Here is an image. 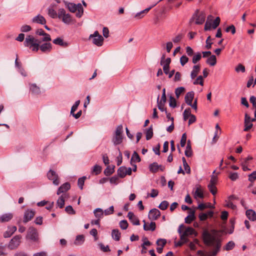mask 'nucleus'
I'll use <instances>...</instances> for the list:
<instances>
[{
	"instance_id": "1",
	"label": "nucleus",
	"mask_w": 256,
	"mask_h": 256,
	"mask_svg": "<svg viewBox=\"0 0 256 256\" xmlns=\"http://www.w3.org/2000/svg\"><path fill=\"white\" fill-rule=\"evenodd\" d=\"M202 239L204 242L207 246H212L215 248L213 252L214 255H216L220 250V244L216 236L210 234L208 230H205L202 232Z\"/></svg>"
},
{
	"instance_id": "2",
	"label": "nucleus",
	"mask_w": 256,
	"mask_h": 256,
	"mask_svg": "<svg viewBox=\"0 0 256 256\" xmlns=\"http://www.w3.org/2000/svg\"><path fill=\"white\" fill-rule=\"evenodd\" d=\"M182 228H184V225L183 224H182L179 226L178 232L180 234V239L181 240H184V242H189V240L188 238V236L192 235H196L195 230L192 228L188 227L185 229L184 232H182Z\"/></svg>"
},
{
	"instance_id": "3",
	"label": "nucleus",
	"mask_w": 256,
	"mask_h": 256,
	"mask_svg": "<svg viewBox=\"0 0 256 256\" xmlns=\"http://www.w3.org/2000/svg\"><path fill=\"white\" fill-rule=\"evenodd\" d=\"M40 42V41L35 38L33 36L28 35L25 39L24 45L25 46L29 48L33 52H37L39 50Z\"/></svg>"
},
{
	"instance_id": "4",
	"label": "nucleus",
	"mask_w": 256,
	"mask_h": 256,
	"mask_svg": "<svg viewBox=\"0 0 256 256\" xmlns=\"http://www.w3.org/2000/svg\"><path fill=\"white\" fill-rule=\"evenodd\" d=\"M65 6L68 10L72 12H74L76 10L78 11L76 13V16L78 18H81L84 13V8L82 5L79 3L78 4H76L74 3L69 2L66 1L64 2Z\"/></svg>"
},
{
	"instance_id": "5",
	"label": "nucleus",
	"mask_w": 256,
	"mask_h": 256,
	"mask_svg": "<svg viewBox=\"0 0 256 256\" xmlns=\"http://www.w3.org/2000/svg\"><path fill=\"white\" fill-rule=\"evenodd\" d=\"M123 128L122 124L118 126L114 134L112 142L114 145L120 144L122 142Z\"/></svg>"
},
{
	"instance_id": "6",
	"label": "nucleus",
	"mask_w": 256,
	"mask_h": 256,
	"mask_svg": "<svg viewBox=\"0 0 256 256\" xmlns=\"http://www.w3.org/2000/svg\"><path fill=\"white\" fill-rule=\"evenodd\" d=\"M58 18L66 24H70L72 20L70 14H66L64 8H60L58 10Z\"/></svg>"
},
{
	"instance_id": "7",
	"label": "nucleus",
	"mask_w": 256,
	"mask_h": 256,
	"mask_svg": "<svg viewBox=\"0 0 256 256\" xmlns=\"http://www.w3.org/2000/svg\"><path fill=\"white\" fill-rule=\"evenodd\" d=\"M90 38H92V42L98 46H100L103 44L104 38L99 34L98 31H95L94 33L90 34Z\"/></svg>"
},
{
	"instance_id": "8",
	"label": "nucleus",
	"mask_w": 256,
	"mask_h": 256,
	"mask_svg": "<svg viewBox=\"0 0 256 256\" xmlns=\"http://www.w3.org/2000/svg\"><path fill=\"white\" fill-rule=\"evenodd\" d=\"M22 236L17 235L14 236L10 242L8 244V248L10 250H14L17 248L20 243Z\"/></svg>"
},
{
	"instance_id": "9",
	"label": "nucleus",
	"mask_w": 256,
	"mask_h": 256,
	"mask_svg": "<svg viewBox=\"0 0 256 256\" xmlns=\"http://www.w3.org/2000/svg\"><path fill=\"white\" fill-rule=\"evenodd\" d=\"M47 176L50 180H52L54 184L58 186L60 184L58 175L54 170H50L47 174Z\"/></svg>"
},
{
	"instance_id": "10",
	"label": "nucleus",
	"mask_w": 256,
	"mask_h": 256,
	"mask_svg": "<svg viewBox=\"0 0 256 256\" xmlns=\"http://www.w3.org/2000/svg\"><path fill=\"white\" fill-rule=\"evenodd\" d=\"M26 238L34 241L37 240L38 239L37 230L34 227L29 228Z\"/></svg>"
},
{
	"instance_id": "11",
	"label": "nucleus",
	"mask_w": 256,
	"mask_h": 256,
	"mask_svg": "<svg viewBox=\"0 0 256 256\" xmlns=\"http://www.w3.org/2000/svg\"><path fill=\"white\" fill-rule=\"evenodd\" d=\"M35 214V212L32 210H28L25 211L24 215L23 222L24 224L27 223L30 220Z\"/></svg>"
},
{
	"instance_id": "12",
	"label": "nucleus",
	"mask_w": 256,
	"mask_h": 256,
	"mask_svg": "<svg viewBox=\"0 0 256 256\" xmlns=\"http://www.w3.org/2000/svg\"><path fill=\"white\" fill-rule=\"evenodd\" d=\"M160 216V211L156 208L152 209L148 214V218L150 220H156Z\"/></svg>"
},
{
	"instance_id": "13",
	"label": "nucleus",
	"mask_w": 256,
	"mask_h": 256,
	"mask_svg": "<svg viewBox=\"0 0 256 256\" xmlns=\"http://www.w3.org/2000/svg\"><path fill=\"white\" fill-rule=\"evenodd\" d=\"M195 12H197V16H196V24H202L205 20V14L203 12H199L198 10H197Z\"/></svg>"
},
{
	"instance_id": "14",
	"label": "nucleus",
	"mask_w": 256,
	"mask_h": 256,
	"mask_svg": "<svg viewBox=\"0 0 256 256\" xmlns=\"http://www.w3.org/2000/svg\"><path fill=\"white\" fill-rule=\"evenodd\" d=\"M158 4V2H156L154 4L151 5L150 7L144 9L141 12H138L134 16V18L138 19L142 18L144 16L147 14L150 10H151L152 8H154L155 6Z\"/></svg>"
},
{
	"instance_id": "15",
	"label": "nucleus",
	"mask_w": 256,
	"mask_h": 256,
	"mask_svg": "<svg viewBox=\"0 0 256 256\" xmlns=\"http://www.w3.org/2000/svg\"><path fill=\"white\" fill-rule=\"evenodd\" d=\"M128 217L130 220L134 225L138 226L140 224V220L134 214L133 212H130L128 214Z\"/></svg>"
},
{
	"instance_id": "16",
	"label": "nucleus",
	"mask_w": 256,
	"mask_h": 256,
	"mask_svg": "<svg viewBox=\"0 0 256 256\" xmlns=\"http://www.w3.org/2000/svg\"><path fill=\"white\" fill-rule=\"evenodd\" d=\"M32 22L40 24H46V20L45 18L40 14H38L34 17L32 19Z\"/></svg>"
},
{
	"instance_id": "17",
	"label": "nucleus",
	"mask_w": 256,
	"mask_h": 256,
	"mask_svg": "<svg viewBox=\"0 0 256 256\" xmlns=\"http://www.w3.org/2000/svg\"><path fill=\"white\" fill-rule=\"evenodd\" d=\"M39 49L44 52H48L52 49V44L50 42H46L40 45Z\"/></svg>"
},
{
	"instance_id": "18",
	"label": "nucleus",
	"mask_w": 256,
	"mask_h": 256,
	"mask_svg": "<svg viewBox=\"0 0 256 256\" xmlns=\"http://www.w3.org/2000/svg\"><path fill=\"white\" fill-rule=\"evenodd\" d=\"M195 191L194 192V196L195 198H204V194L201 188V186L200 185H198L195 188Z\"/></svg>"
},
{
	"instance_id": "19",
	"label": "nucleus",
	"mask_w": 256,
	"mask_h": 256,
	"mask_svg": "<svg viewBox=\"0 0 256 256\" xmlns=\"http://www.w3.org/2000/svg\"><path fill=\"white\" fill-rule=\"evenodd\" d=\"M194 93L193 91L188 92L186 94L184 97V100L185 102L188 105L190 106L192 104V102L194 98Z\"/></svg>"
},
{
	"instance_id": "20",
	"label": "nucleus",
	"mask_w": 256,
	"mask_h": 256,
	"mask_svg": "<svg viewBox=\"0 0 256 256\" xmlns=\"http://www.w3.org/2000/svg\"><path fill=\"white\" fill-rule=\"evenodd\" d=\"M70 188V185L68 182H66L62 184L57 191V194L59 195L61 193H63L68 191Z\"/></svg>"
},
{
	"instance_id": "21",
	"label": "nucleus",
	"mask_w": 256,
	"mask_h": 256,
	"mask_svg": "<svg viewBox=\"0 0 256 256\" xmlns=\"http://www.w3.org/2000/svg\"><path fill=\"white\" fill-rule=\"evenodd\" d=\"M16 229L17 228L16 226L8 227V230L4 234V238H8L10 237L11 236L16 230Z\"/></svg>"
},
{
	"instance_id": "22",
	"label": "nucleus",
	"mask_w": 256,
	"mask_h": 256,
	"mask_svg": "<svg viewBox=\"0 0 256 256\" xmlns=\"http://www.w3.org/2000/svg\"><path fill=\"white\" fill-rule=\"evenodd\" d=\"M246 214L250 220L253 222L256 220V213L254 210L252 209L247 210L246 212Z\"/></svg>"
},
{
	"instance_id": "23",
	"label": "nucleus",
	"mask_w": 256,
	"mask_h": 256,
	"mask_svg": "<svg viewBox=\"0 0 256 256\" xmlns=\"http://www.w3.org/2000/svg\"><path fill=\"white\" fill-rule=\"evenodd\" d=\"M195 211L194 210H190L189 211V214L185 218L184 221L186 224H190L194 220Z\"/></svg>"
},
{
	"instance_id": "24",
	"label": "nucleus",
	"mask_w": 256,
	"mask_h": 256,
	"mask_svg": "<svg viewBox=\"0 0 256 256\" xmlns=\"http://www.w3.org/2000/svg\"><path fill=\"white\" fill-rule=\"evenodd\" d=\"M30 90L32 94L34 95L39 94L40 93V88L35 84H30Z\"/></svg>"
},
{
	"instance_id": "25",
	"label": "nucleus",
	"mask_w": 256,
	"mask_h": 256,
	"mask_svg": "<svg viewBox=\"0 0 256 256\" xmlns=\"http://www.w3.org/2000/svg\"><path fill=\"white\" fill-rule=\"evenodd\" d=\"M184 154L187 157H190L192 154V150L191 143L190 140H188L187 142L186 150L184 152Z\"/></svg>"
},
{
	"instance_id": "26",
	"label": "nucleus",
	"mask_w": 256,
	"mask_h": 256,
	"mask_svg": "<svg viewBox=\"0 0 256 256\" xmlns=\"http://www.w3.org/2000/svg\"><path fill=\"white\" fill-rule=\"evenodd\" d=\"M53 43L55 44L66 47L68 46V42H64L60 38H57L53 40Z\"/></svg>"
},
{
	"instance_id": "27",
	"label": "nucleus",
	"mask_w": 256,
	"mask_h": 256,
	"mask_svg": "<svg viewBox=\"0 0 256 256\" xmlns=\"http://www.w3.org/2000/svg\"><path fill=\"white\" fill-rule=\"evenodd\" d=\"M143 222H144V230L148 231L150 230L152 231H154L155 230L156 223L154 222H152L150 223L149 226H146V222L144 220H143Z\"/></svg>"
},
{
	"instance_id": "28",
	"label": "nucleus",
	"mask_w": 256,
	"mask_h": 256,
	"mask_svg": "<svg viewBox=\"0 0 256 256\" xmlns=\"http://www.w3.org/2000/svg\"><path fill=\"white\" fill-rule=\"evenodd\" d=\"M84 242V235H78L76 236L74 242V244L76 246L82 245Z\"/></svg>"
},
{
	"instance_id": "29",
	"label": "nucleus",
	"mask_w": 256,
	"mask_h": 256,
	"mask_svg": "<svg viewBox=\"0 0 256 256\" xmlns=\"http://www.w3.org/2000/svg\"><path fill=\"white\" fill-rule=\"evenodd\" d=\"M94 213L96 218L100 220L102 218H103L104 211L100 208H96L94 211Z\"/></svg>"
},
{
	"instance_id": "30",
	"label": "nucleus",
	"mask_w": 256,
	"mask_h": 256,
	"mask_svg": "<svg viewBox=\"0 0 256 256\" xmlns=\"http://www.w3.org/2000/svg\"><path fill=\"white\" fill-rule=\"evenodd\" d=\"M12 218V214H2L0 218V222H2L10 221Z\"/></svg>"
},
{
	"instance_id": "31",
	"label": "nucleus",
	"mask_w": 256,
	"mask_h": 256,
	"mask_svg": "<svg viewBox=\"0 0 256 256\" xmlns=\"http://www.w3.org/2000/svg\"><path fill=\"white\" fill-rule=\"evenodd\" d=\"M118 174L120 178H124L126 176V167L122 166L118 170Z\"/></svg>"
},
{
	"instance_id": "32",
	"label": "nucleus",
	"mask_w": 256,
	"mask_h": 256,
	"mask_svg": "<svg viewBox=\"0 0 256 256\" xmlns=\"http://www.w3.org/2000/svg\"><path fill=\"white\" fill-rule=\"evenodd\" d=\"M206 62L210 66H215L216 64V56L214 55L210 56V57L207 59Z\"/></svg>"
},
{
	"instance_id": "33",
	"label": "nucleus",
	"mask_w": 256,
	"mask_h": 256,
	"mask_svg": "<svg viewBox=\"0 0 256 256\" xmlns=\"http://www.w3.org/2000/svg\"><path fill=\"white\" fill-rule=\"evenodd\" d=\"M171 62V59L170 58H168L165 59V55L163 54L161 58L160 64L165 66H170V64Z\"/></svg>"
},
{
	"instance_id": "34",
	"label": "nucleus",
	"mask_w": 256,
	"mask_h": 256,
	"mask_svg": "<svg viewBox=\"0 0 256 256\" xmlns=\"http://www.w3.org/2000/svg\"><path fill=\"white\" fill-rule=\"evenodd\" d=\"M112 236L114 240L118 241L120 237V233L119 232L118 230H113L112 232Z\"/></svg>"
},
{
	"instance_id": "35",
	"label": "nucleus",
	"mask_w": 256,
	"mask_h": 256,
	"mask_svg": "<svg viewBox=\"0 0 256 256\" xmlns=\"http://www.w3.org/2000/svg\"><path fill=\"white\" fill-rule=\"evenodd\" d=\"M114 166H108L104 170V174L106 176H109L112 174L114 172Z\"/></svg>"
},
{
	"instance_id": "36",
	"label": "nucleus",
	"mask_w": 256,
	"mask_h": 256,
	"mask_svg": "<svg viewBox=\"0 0 256 256\" xmlns=\"http://www.w3.org/2000/svg\"><path fill=\"white\" fill-rule=\"evenodd\" d=\"M66 194L62 195L58 200L56 204L60 208H62L64 204V198Z\"/></svg>"
},
{
	"instance_id": "37",
	"label": "nucleus",
	"mask_w": 256,
	"mask_h": 256,
	"mask_svg": "<svg viewBox=\"0 0 256 256\" xmlns=\"http://www.w3.org/2000/svg\"><path fill=\"white\" fill-rule=\"evenodd\" d=\"M149 169L151 172L155 173L158 170V164L157 162H153L150 165Z\"/></svg>"
},
{
	"instance_id": "38",
	"label": "nucleus",
	"mask_w": 256,
	"mask_h": 256,
	"mask_svg": "<svg viewBox=\"0 0 256 256\" xmlns=\"http://www.w3.org/2000/svg\"><path fill=\"white\" fill-rule=\"evenodd\" d=\"M48 16L52 18H55L58 16V14H57L56 12L52 8H48Z\"/></svg>"
},
{
	"instance_id": "39",
	"label": "nucleus",
	"mask_w": 256,
	"mask_h": 256,
	"mask_svg": "<svg viewBox=\"0 0 256 256\" xmlns=\"http://www.w3.org/2000/svg\"><path fill=\"white\" fill-rule=\"evenodd\" d=\"M153 136L152 126H151L146 131V140H150Z\"/></svg>"
},
{
	"instance_id": "40",
	"label": "nucleus",
	"mask_w": 256,
	"mask_h": 256,
	"mask_svg": "<svg viewBox=\"0 0 256 256\" xmlns=\"http://www.w3.org/2000/svg\"><path fill=\"white\" fill-rule=\"evenodd\" d=\"M192 114H191V110L190 108H186L183 113L184 120V121L186 120L189 117H190Z\"/></svg>"
},
{
	"instance_id": "41",
	"label": "nucleus",
	"mask_w": 256,
	"mask_h": 256,
	"mask_svg": "<svg viewBox=\"0 0 256 256\" xmlns=\"http://www.w3.org/2000/svg\"><path fill=\"white\" fill-rule=\"evenodd\" d=\"M182 160L183 163V166L184 170H186V172L187 174H190V168L186 160L184 157L182 158Z\"/></svg>"
},
{
	"instance_id": "42",
	"label": "nucleus",
	"mask_w": 256,
	"mask_h": 256,
	"mask_svg": "<svg viewBox=\"0 0 256 256\" xmlns=\"http://www.w3.org/2000/svg\"><path fill=\"white\" fill-rule=\"evenodd\" d=\"M140 161V158L138 154L134 151L132 155L131 158V162H138Z\"/></svg>"
},
{
	"instance_id": "43",
	"label": "nucleus",
	"mask_w": 256,
	"mask_h": 256,
	"mask_svg": "<svg viewBox=\"0 0 256 256\" xmlns=\"http://www.w3.org/2000/svg\"><path fill=\"white\" fill-rule=\"evenodd\" d=\"M102 172V167L98 164H96L92 168V172L94 173L96 175H98Z\"/></svg>"
},
{
	"instance_id": "44",
	"label": "nucleus",
	"mask_w": 256,
	"mask_h": 256,
	"mask_svg": "<svg viewBox=\"0 0 256 256\" xmlns=\"http://www.w3.org/2000/svg\"><path fill=\"white\" fill-rule=\"evenodd\" d=\"M185 90V88L184 87L180 86L179 88H176L175 90V94L177 98H178L180 97V96L183 93Z\"/></svg>"
},
{
	"instance_id": "45",
	"label": "nucleus",
	"mask_w": 256,
	"mask_h": 256,
	"mask_svg": "<svg viewBox=\"0 0 256 256\" xmlns=\"http://www.w3.org/2000/svg\"><path fill=\"white\" fill-rule=\"evenodd\" d=\"M193 84L194 85L200 84V86H204L203 76H198L196 79L193 82Z\"/></svg>"
},
{
	"instance_id": "46",
	"label": "nucleus",
	"mask_w": 256,
	"mask_h": 256,
	"mask_svg": "<svg viewBox=\"0 0 256 256\" xmlns=\"http://www.w3.org/2000/svg\"><path fill=\"white\" fill-rule=\"evenodd\" d=\"M202 58V54L200 52L196 53L192 58V63L196 64Z\"/></svg>"
},
{
	"instance_id": "47",
	"label": "nucleus",
	"mask_w": 256,
	"mask_h": 256,
	"mask_svg": "<svg viewBox=\"0 0 256 256\" xmlns=\"http://www.w3.org/2000/svg\"><path fill=\"white\" fill-rule=\"evenodd\" d=\"M208 187L212 195L214 196L216 194V188L215 185L209 184Z\"/></svg>"
},
{
	"instance_id": "48",
	"label": "nucleus",
	"mask_w": 256,
	"mask_h": 256,
	"mask_svg": "<svg viewBox=\"0 0 256 256\" xmlns=\"http://www.w3.org/2000/svg\"><path fill=\"white\" fill-rule=\"evenodd\" d=\"M169 106L170 107L174 108L176 106V99L172 96H170Z\"/></svg>"
},
{
	"instance_id": "49",
	"label": "nucleus",
	"mask_w": 256,
	"mask_h": 256,
	"mask_svg": "<svg viewBox=\"0 0 256 256\" xmlns=\"http://www.w3.org/2000/svg\"><path fill=\"white\" fill-rule=\"evenodd\" d=\"M86 177L85 176H84L82 178H80L78 180V187L80 188V190H82L83 186L84 184V180H86Z\"/></svg>"
},
{
	"instance_id": "50",
	"label": "nucleus",
	"mask_w": 256,
	"mask_h": 256,
	"mask_svg": "<svg viewBox=\"0 0 256 256\" xmlns=\"http://www.w3.org/2000/svg\"><path fill=\"white\" fill-rule=\"evenodd\" d=\"M168 202L166 200L162 201L158 206V208H160L162 210H166L168 206Z\"/></svg>"
},
{
	"instance_id": "51",
	"label": "nucleus",
	"mask_w": 256,
	"mask_h": 256,
	"mask_svg": "<svg viewBox=\"0 0 256 256\" xmlns=\"http://www.w3.org/2000/svg\"><path fill=\"white\" fill-rule=\"evenodd\" d=\"M234 242L232 241H230L226 244L225 246L224 249L226 250H231L234 247Z\"/></svg>"
},
{
	"instance_id": "52",
	"label": "nucleus",
	"mask_w": 256,
	"mask_h": 256,
	"mask_svg": "<svg viewBox=\"0 0 256 256\" xmlns=\"http://www.w3.org/2000/svg\"><path fill=\"white\" fill-rule=\"evenodd\" d=\"M235 70L237 72H244L246 71V68L242 64H239L235 68Z\"/></svg>"
},
{
	"instance_id": "53",
	"label": "nucleus",
	"mask_w": 256,
	"mask_h": 256,
	"mask_svg": "<svg viewBox=\"0 0 256 256\" xmlns=\"http://www.w3.org/2000/svg\"><path fill=\"white\" fill-rule=\"evenodd\" d=\"M114 212V206H110L109 208L106 209L104 212V214L106 216H108L112 214Z\"/></svg>"
},
{
	"instance_id": "54",
	"label": "nucleus",
	"mask_w": 256,
	"mask_h": 256,
	"mask_svg": "<svg viewBox=\"0 0 256 256\" xmlns=\"http://www.w3.org/2000/svg\"><path fill=\"white\" fill-rule=\"evenodd\" d=\"M144 242L142 244L141 246L143 249H146V246H149L151 245V242L148 240V238L146 237L142 238Z\"/></svg>"
},
{
	"instance_id": "55",
	"label": "nucleus",
	"mask_w": 256,
	"mask_h": 256,
	"mask_svg": "<svg viewBox=\"0 0 256 256\" xmlns=\"http://www.w3.org/2000/svg\"><path fill=\"white\" fill-rule=\"evenodd\" d=\"M65 211L70 214H76L75 210L71 206H68L66 207Z\"/></svg>"
},
{
	"instance_id": "56",
	"label": "nucleus",
	"mask_w": 256,
	"mask_h": 256,
	"mask_svg": "<svg viewBox=\"0 0 256 256\" xmlns=\"http://www.w3.org/2000/svg\"><path fill=\"white\" fill-rule=\"evenodd\" d=\"M183 38V35L182 34H178L176 36L174 37L172 40L174 43L179 42Z\"/></svg>"
},
{
	"instance_id": "57",
	"label": "nucleus",
	"mask_w": 256,
	"mask_h": 256,
	"mask_svg": "<svg viewBox=\"0 0 256 256\" xmlns=\"http://www.w3.org/2000/svg\"><path fill=\"white\" fill-rule=\"evenodd\" d=\"M120 226L122 230H126L128 226V223L126 220H122L120 222Z\"/></svg>"
},
{
	"instance_id": "58",
	"label": "nucleus",
	"mask_w": 256,
	"mask_h": 256,
	"mask_svg": "<svg viewBox=\"0 0 256 256\" xmlns=\"http://www.w3.org/2000/svg\"><path fill=\"white\" fill-rule=\"evenodd\" d=\"M186 133L182 134L180 140V146L184 147L186 142Z\"/></svg>"
},
{
	"instance_id": "59",
	"label": "nucleus",
	"mask_w": 256,
	"mask_h": 256,
	"mask_svg": "<svg viewBox=\"0 0 256 256\" xmlns=\"http://www.w3.org/2000/svg\"><path fill=\"white\" fill-rule=\"evenodd\" d=\"M188 61V58L186 56H182L180 58V62L182 66H184Z\"/></svg>"
},
{
	"instance_id": "60",
	"label": "nucleus",
	"mask_w": 256,
	"mask_h": 256,
	"mask_svg": "<svg viewBox=\"0 0 256 256\" xmlns=\"http://www.w3.org/2000/svg\"><path fill=\"white\" fill-rule=\"evenodd\" d=\"M80 104V100H76L74 104L72 106L70 110V114H73L78 108V106Z\"/></svg>"
},
{
	"instance_id": "61",
	"label": "nucleus",
	"mask_w": 256,
	"mask_h": 256,
	"mask_svg": "<svg viewBox=\"0 0 256 256\" xmlns=\"http://www.w3.org/2000/svg\"><path fill=\"white\" fill-rule=\"evenodd\" d=\"M256 180V171L253 172L248 175V180L250 182H254Z\"/></svg>"
},
{
	"instance_id": "62",
	"label": "nucleus",
	"mask_w": 256,
	"mask_h": 256,
	"mask_svg": "<svg viewBox=\"0 0 256 256\" xmlns=\"http://www.w3.org/2000/svg\"><path fill=\"white\" fill-rule=\"evenodd\" d=\"M166 241L165 239L159 238L156 241V244L158 246H161V247H164L166 244Z\"/></svg>"
},
{
	"instance_id": "63",
	"label": "nucleus",
	"mask_w": 256,
	"mask_h": 256,
	"mask_svg": "<svg viewBox=\"0 0 256 256\" xmlns=\"http://www.w3.org/2000/svg\"><path fill=\"white\" fill-rule=\"evenodd\" d=\"M30 26L28 25H24L20 28V31L24 32H28L31 30Z\"/></svg>"
},
{
	"instance_id": "64",
	"label": "nucleus",
	"mask_w": 256,
	"mask_h": 256,
	"mask_svg": "<svg viewBox=\"0 0 256 256\" xmlns=\"http://www.w3.org/2000/svg\"><path fill=\"white\" fill-rule=\"evenodd\" d=\"M238 178V175L237 172H230L229 176V178L233 181L236 180Z\"/></svg>"
}]
</instances>
